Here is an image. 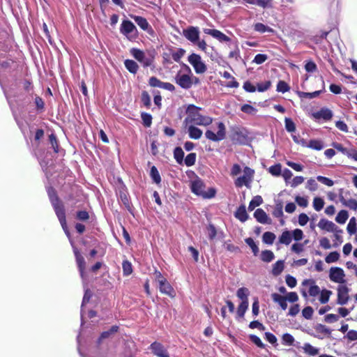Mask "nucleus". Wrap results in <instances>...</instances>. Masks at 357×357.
<instances>
[{
	"mask_svg": "<svg viewBox=\"0 0 357 357\" xmlns=\"http://www.w3.org/2000/svg\"><path fill=\"white\" fill-rule=\"evenodd\" d=\"M202 109L195 105H188L185 109L186 116L183 124H193L197 126H207L212 123L213 119L208 116L201 114Z\"/></svg>",
	"mask_w": 357,
	"mask_h": 357,
	"instance_id": "f257e3e1",
	"label": "nucleus"
},
{
	"mask_svg": "<svg viewBox=\"0 0 357 357\" xmlns=\"http://www.w3.org/2000/svg\"><path fill=\"white\" fill-rule=\"evenodd\" d=\"M48 196L50 197V202L53 206L54 211L56 214V216L61 223V225L66 234V236H69V231L68 229L66 220V213L63 208V205L60 203L59 198L57 197L55 191L52 188H48L47 190Z\"/></svg>",
	"mask_w": 357,
	"mask_h": 357,
	"instance_id": "f03ea898",
	"label": "nucleus"
},
{
	"mask_svg": "<svg viewBox=\"0 0 357 357\" xmlns=\"http://www.w3.org/2000/svg\"><path fill=\"white\" fill-rule=\"evenodd\" d=\"M175 82L182 89H188L193 84L191 69L186 64L183 65V70L178 72L175 76Z\"/></svg>",
	"mask_w": 357,
	"mask_h": 357,
	"instance_id": "7ed1b4c3",
	"label": "nucleus"
},
{
	"mask_svg": "<svg viewBox=\"0 0 357 357\" xmlns=\"http://www.w3.org/2000/svg\"><path fill=\"white\" fill-rule=\"evenodd\" d=\"M120 32L124 35L128 40H133L138 36V31L135 25L130 20H123Z\"/></svg>",
	"mask_w": 357,
	"mask_h": 357,
	"instance_id": "20e7f679",
	"label": "nucleus"
},
{
	"mask_svg": "<svg viewBox=\"0 0 357 357\" xmlns=\"http://www.w3.org/2000/svg\"><path fill=\"white\" fill-rule=\"evenodd\" d=\"M130 52L133 57L140 62L144 67L151 66L153 63L154 56L153 54L147 56L143 51L136 48H132Z\"/></svg>",
	"mask_w": 357,
	"mask_h": 357,
	"instance_id": "39448f33",
	"label": "nucleus"
},
{
	"mask_svg": "<svg viewBox=\"0 0 357 357\" xmlns=\"http://www.w3.org/2000/svg\"><path fill=\"white\" fill-rule=\"evenodd\" d=\"M188 60L194 68L196 73L203 74L206 71L207 67L199 54L192 53L189 55Z\"/></svg>",
	"mask_w": 357,
	"mask_h": 357,
	"instance_id": "423d86ee",
	"label": "nucleus"
},
{
	"mask_svg": "<svg viewBox=\"0 0 357 357\" xmlns=\"http://www.w3.org/2000/svg\"><path fill=\"white\" fill-rule=\"evenodd\" d=\"M218 131L217 133L208 130L205 132L206 137L213 142H219L224 139L226 137V128L222 122L218 123Z\"/></svg>",
	"mask_w": 357,
	"mask_h": 357,
	"instance_id": "0eeeda50",
	"label": "nucleus"
},
{
	"mask_svg": "<svg viewBox=\"0 0 357 357\" xmlns=\"http://www.w3.org/2000/svg\"><path fill=\"white\" fill-rule=\"evenodd\" d=\"M329 279L331 281L344 284L346 282L344 270L340 267H331L329 270Z\"/></svg>",
	"mask_w": 357,
	"mask_h": 357,
	"instance_id": "6e6552de",
	"label": "nucleus"
},
{
	"mask_svg": "<svg viewBox=\"0 0 357 357\" xmlns=\"http://www.w3.org/2000/svg\"><path fill=\"white\" fill-rule=\"evenodd\" d=\"M67 236L68 237V238L70 240V243L73 247V252H74V255L75 257L76 263H77V267H78V269H79V271L80 273V276L82 279H84V269H85V266H86L84 258L82 256V255L80 254L78 249L74 246L73 241L70 239V235L69 234V236Z\"/></svg>",
	"mask_w": 357,
	"mask_h": 357,
	"instance_id": "1a4fd4ad",
	"label": "nucleus"
},
{
	"mask_svg": "<svg viewBox=\"0 0 357 357\" xmlns=\"http://www.w3.org/2000/svg\"><path fill=\"white\" fill-rule=\"evenodd\" d=\"M253 174L254 170L248 167H245L243 169V175L236 179V186L238 188L242 187L243 185L248 186L252 181Z\"/></svg>",
	"mask_w": 357,
	"mask_h": 357,
	"instance_id": "9d476101",
	"label": "nucleus"
},
{
	"mask_svg": "<svg viewBox=\"0 0 357 357\" xmlns=\"http://www.w3.org/2000/svg\"><path fill=\"white\" fill-rule=\"evenodd\" d=\"M349 288L344 284L338 285L337 288V303L340 305H346L349 300Z\"/></svg>",
	"mask_w": 357,
	"mask_h": 357,
	"instance_id": "9b49d317",
	"label": "nucleus"
},
{
	"mask_svg": "<svg viewBox=\"0 0 357 357\" xmlns=\"http://www.w3.org/2000/svg\"><path fill=\"white\" fill-rule=\"evenodd\" d=\"M204 185L202 181L196 180L192 183L191 190H192V192H194L197 195L202 196L203 197H205V198H211V197H213L215 196V191L213 190H210L211 191L210 195H206L204 192Z\"/></svg>",
	"mask_w": 357,
	"mask_h": 357,
	"instance_id": "f8f14e48",
	"label": "nucleus"
},
{
	"mask_svg": "<svg viewBox=\"0 0 357 357\" xmlns=\"http://www.w3.org/2000/svg\"><path fill=\"white\" fill-rule=\"evenodd\" d=\"M183 36L192 44L199 39V29L197 26H189L183 31Z\"/></svg>",
	"mask_w": 357,
	"mask_h": 357,
	"instance_id": "ddd939ff",
	"label": "nucleus"
},
{
	"mask_svg": "<svg viewBox=\"0 0 357 357\" xmlns=\"http://www.w3.org/2000/svg\"><path fill=\"white\" fill-rule=\"evenodd\" d=\"M130 17L135 20V22L137 23V24L144 31H146L149 35L154 36L155 32L152 27L150 26L149 23L146 20V18L131 15Z\"/></svg>",
	"mask_w": 357,
	"mask_h": 357,
	"instance_id": "4468645a",
	"label": "nucleus"
},
{
	"mask_svg": "<svg viewBox=\"0 0 357 357\" xmlns=\"http://www.w3.org/2000/svg\"><path fill=\"white\" fill-rule=\"evenodd\" d=\"M318 227L326 231L329 232H342V230L338 229V227L332 221H329L326 219L322 218L318 223Z\"/></svg>",
	"mask_w": 357,
	"mask_h": 357,
	"instance_id": "2eb2a0df",
	"label": "nucleus"
},
{
	"mask_svg": "<svg viewBox=\"0 0 357 357\" xmlns=\"http://www.w3.org/2000/svg\"><path fill=\"white\" fill-rule=\"evenodd\" d=\"M204 33L208 35L211 36L215 39L218 40L220 42H229L231 40L230 38L226 36L225 33L221 32L217 29H204Z\"/></svg>",
	"mask_w": 357,
	"mask_h": 357,
	"instance_id": "dca6fc26",
	"label": "nucleus"
},
{
	"mask_svg": "<svg viewBox=\"0 0 357 357\" xmlns=\"http://www.w3.org/2000/svg\"><path fill=\"white\" fill-rule=\"evenodd\" d=\"M188 130L189 137L192 139H199L202 137L203 132L193 124H183Z\"/></svg>",
	"mask_w": 357,
	"mask_h": 357,
	"instance_id": "f3484780",
	"label": "nucleus"
},
{
	"mask_svg": "<svg viewBox=\"0 0 357 357\" xmlns=\"http://www.w3.org/2000/svg\"><path fill=\"white\" fill-rule=\"evenodd\" d=\"M152 352L158 357H169L167 350L160 343L154 342L150 346Z\"/></svg>",
	"mask_w": 357,
	"mask_h": 357,
	"instance_id": "a211bd4d",
	"label": "nucleus"
},
{
	"mask_svg": "<svg viewBox=\"0 0 357 357\" xmlns=\"http://www.w3.org/2000/svg\"><path fill=\"white\" fill-rule=\"evenodd\" d=\"M312 116L316 119H324L325 121H329L333 117V112L326 107L321 108L320 110L314 112Z\"/></svg>",
	"mask_w": 357,
	"mask_h": 357,
	"instance_id": "6ab92c4d",
	"label": "nucleus"
},
{
	"mask_svg": "<svg viewBox=\"0 0 357 357\" xmlns=\"http://www.w3.org/2000/svg\"><path fill=\"white\" fill-rule=\"evenodd\" d=\"M254 217L261 224H271V220L261 208H257L254 213Z\"/></svg>",
	"mask_w": 357,
	"mask_h": 357,
	"instance_id": "aec40b11",
	"label": "nucleus"
},
{
	"mask_svg": "<svg viewBox=\"0 0 357 357\" xmlns=\"http://www.w3.org/2000/svg\"><path fill=\"white\" fill-rule=\"evenodd\" d=\"M159 286L160 291L162 294L168 295L169 296H173L174 289L170 285V284L167 282V279L165 280L160 281V282L158 283Z\"/></svg>",
	"mask_w": 357,
	"mask_h": 357,
	"instance_id": "412c9836",
	"label": "nucleus"
},
{
	"mask_svg": "<svg viewBox=\"0 0 357 357\" xmlns=\"http://www.w3.org/2000/svg\"><path fill=\"white\" fill-rule=\"evenodd\" d=\"M302 284L304 286L307 284L310 285L309 289V294L311 296H316L321 291L319 287L315 284V282L313 280H305Z\"/></svg>",
	"mask_w": 357,
	"mask_h": 357,
	"instance_id": "4be33fe9",
	"label": "nucleus"
},
{
	"mask_svg": "<svg viewBox=\"0 0 357 357\" xmlns=\"http://www.w3.org/2000/svg\"><path fill=\"white\" fill-rule=\"evenodd\" d=\"M271 297L274 302L278 303L283 310L287 308V298L277 293H274L271 295Z\"/></svg>",
	"mask_w": 357,
	"mask_h": 357,
	"instance_id": "5701e85b",
	"label": "nucleus"
},
{
	"mask_svg": "<svg viewBox=\"0 0 357 357\" xmlns=\"http://www.w3.org/2000/svg\"><path fill=\"white\" fill-rule=\"evenodd\" d=\"M235 217L240 221L244 222L248 218V215L246 212L245 206L242 205L240 206L235 213Z\"/></svg>",
	"mask_w": 357,
	"mask_h": 357,
	"instance_id": "b1692460",
	"label": "nucleus"
},
{
	"mask_svg": "<svg viewBox=\"0 0 357 357\" xmlns=\"http://www.w3.org/2000/svg\"><path fill=\"white\" fill-rule=\"evenodd\" d=\"M231 140L234 144H241L246 142V137L241 131L236 130L232 134Z\"/></svg>",
	"mask_w": 357,
	"mask_h": 357,
	"instance_id": "393cba45",
	"label": "nucleus"
},
{
	"mask_svg": "<svg viewBox=\"0 0 357 357\" xmlns=\"http://www.w3.org/2000/svg\"><path fill=\"white\" fill-rule=\"evenodd\" d=\"M124 65L126 68L132 74H136L139 69L138 64L135 61L131 59H126L124 61Z\"/></svg>",
	"mask_w": 357,
	"mask_h": 357,
	"instance_id": "a878e982",
	"label": "nucleus"
},
{
	"mask_svg": "<svg viewBox=\"0 0 357 357\" xmlns=\"http://www.w3.org/2000/svg\"><path fill=\"white\" fill-rule=\"evenodd\" d=\"M292 240V234L289 231H284L279 237V243L288 245L291 243Z\"/></svg>",
	"mask_w": 357,
	"mask_h": 357,
	"instance_id": "bb28decb",
	"label": "nucleus"
},
{
	"mask_svg": "<svg viewBox=\"0 0 357 357\" xmlns=\"http://www.w3.org/2000/svg\"><path fill=\"white\" fill-rule=\"evenodd\" d=\"M284 261L278 260L273 265L272 273L274 275H279L284 269Z\"/></svg>",
	"mask_w": 357,
	"mask_h": 357,
	"instance_id": "cd10ccee",
	"label": "nucleus"
},
{
	"mask_svg": "<svg viewBox=\"0 0 357 357\" xmlns=\"http://www.w3.org/2000/svg\"><path fill=\"white\" fill-rule=\"evenodd\" d=\"M249 293L248 289L245 287H241L237 290L236 296L242 301L241 302H244L245 301H248Z\"/></svg>",
	"mask_w": 357,
	"mask_h": 357,
	"instance_id": "c85d7f7f",
	"label": "nucleus"
},
{
	"mask_svg": "<svg viewBox=\"0 0 357 357\" xmlns=\"http://www.w3.org/2000/svg\"><path fill=\"white\" fill-rule=\"evenodd\" d=\"M263 199L260 195L255 196L249 204L248 210L250 211H253L255 208V207L261 205Z\"/></svg>",
	"mask_w": 357,
	"mask_h": 357,
	"instance_id": "c756f323",
	"label": "nucleus"
},
{
	"mask_svg": "<svg viewBox=\"0 0 357 357\" xmlns=\"http://www.w3.org/2000/svg\"><path fill=\"white\" fill-rule=\"evenodd\" d=\"M150 176L152 178L153 181L156 184H159L161 182V177L158 169L153 166L150 170Z\"/></svg>",
	"mask_w": 357,
	"mask_h": 357,
	"instance_id": "7c9ffc66",
	"label": "nucleus"
},
{
	"mask_svg": "<svg viewBox=\"0 0 357 357\" xmlns=\"http://www.w3.org/2000/svg\"><path fill=\"white\" fill-rule=\"evenodd\" d=\"M275 235L271 231H266L262 236V241L264 243L272 245L275 239Z\"/></svg>",
	"mask_w": 357,
	"mask_h": 357,
	"instance_id": "2f4dec72",
	"label": "nucleus"
},
{
	"mask_svg": "<svg viewBox=\"0 0 357 357\" xmlns=\"http://www.w3.org/2000/svg\"><path fill=\"white\" fill-rule=\"evenodd\" d=\"M275 258L274 253L268 250H266L261 252V259L264 262H271Z\"/></svg>",
	"mask_w": 357,
	"mask_h": 357,
	"instance_id": "473e14b6",
	"label": "nucleus"
},
{
	"mask_svg": "<svg viewBox=\"0 0 357 357\" xmlns=\"http://www.w3.org/2000/svg\"><path fill=\"white\" fill-rule=\"evenodd\" d=\"M321 91H316L312 93L303 92V91H298L297 94L301 98H308L312 99L317 98L320 94Z\"/></svg>",
	"mask_w": 357,
	"mask_h": 357,
	"instance_id": "72a5a7b5",
	"label": "nucleus"
},
{
	"mask_svg": "<svg viewBox=\"0 0 357 357\" xmlns=\"http://www.w3.org/2000/svg\"><path fill=\"white\" fill-rule=\"evenodd\" d=\"M349 218L348 212L345 210H341L335 218V221L340 224H344Z\"/></svg>",
	"mask_w": 357,
	"mask_h": 357,
	"instance_id": "f704fd0d",
	"label": "nucleus"
},
{
	"mask_svg": "<svg viewBox=\"0 0 357 357\" xmlns=\"http://www.w3.org/2000/svg\"><path fill=\"white\" fill-rule=\"evenodd\" d=\"M283 204L281 201H278L274 207V209L273 211V216L276 218H281L283 216Z\"/></svg>",
	"mask_w": 357,
	"mask_h": 357,
	"instance_id": "c9c22d12",
	"label": "nucleus"
},
{
	"mask_svg": "<svg viewBox=\"0 0 357 357\" xmlns=\"http://www.w3.org/2000/svg\"><path fill=\"white\" fill-rule=\"evenodd\" d=\"M303 349L306 354H307L310 356H316L317 354H318V353H319V349L314 347L309 343L304 344Z\"/></svg>",
	"mask_w": 357,
	"mask_h": 357,
	"instance_id": "e433bc0d",
	"label": "nucleus"
},
{
	"mask_svg": "<svg viewBox=\"0 0 357 357\" xmlns=\"http://www.w3.org/2000/svg\"><path fill=\"white\" fill-rule=\"evenodd\" d=\"M319 301L321 303L325 304L328 302L332 291L327 289H324L320 291Z\"/></svg>",
	"mask_w": 357,
	"mask_h": 357,
	"instance_id": "4c0bfd02",
	"label": "nucleus"
},
{
	"mask_svg": "<svg viewBox=\"0 0 357 357\" xmlns=\"http://www.w3.org/2000/svg\"><path fill=\"white\" fill-rule=\"evenodd\" d=\"M347 231L349 234H354L357 231V225H356V220L355 218H351L349 220V222L347 225Z\"/></svg>",
	"mask_w": 357,
	"mask_h": 357,
	"instance_id": "58836bf2",
	"label": "nucleus"
},
{
	"mask_svg": "<svg viewBox=\"0 0 357 357\" xmlns=\"http://www.w3.org/2000/svg\"><path fill=\"white\" fill-rule=\"evenodd\" d=\"M340 259V254L337 251H334L328 254L326 258L325 261L327 264H331L336 262Z\"/></svg>",
	"mask_w": 357,
	"mask_h": 357,
	"instance_id": "ea45409f",
	"label": "nucleus"
},
{
	"mask_svg": "<svg viewBox=\"0 0 357 357\" xmlns=\"http://www.w3.org/2000/svg\"><path fill=\"white\" fill-rule=\"evenodd\" d=\"M174 156L178 164H181L183 160L184 152L181 147L175 148L174 151Z\"/></svg>",
	"mask_w": 357,
	"mask_h": 357,
	"instance_id": "a19ab883",
	"label": "nucleus"
},
{
	"mask_svg": "<svg viewBox=\"0 0 357 357\" xmlns=\"http://www.w3.org/2000/svg\"><path fill=\"white\" fill-rule=\"evenodd\" d=\"M254 29L259 33H265V32H272L273 29L265 24L258 22L256 23L254 26Z\"/></svg>",
	"mask_w": 357,
	"mask_h": 357,
	"instance_id": "79ce46f5",
	"label": "nucleus"
},
{
	"mask_svg": "<svg viewBox=\"0 0 357 357\" xmlns=\"http://www.w3.org/2000/svg\"><path fill=\"white\" fill-rule=\"evenodd\" d=\"M313 208L317 211H320L324 206V201L322 198L316 197L313 199Z\"/></svg>",
	"mask_w": 357,
	"mask_h": 357,
	"instance_id": "37998d69",
	"label": "nucleus"
},
{
	"mask_svg": "<svg viewBox=\"0 0 357 357\" xmlns=\"http://www.w3.org/2000/svg\"><path fill=\"white\" fill-rule=\"evenodd\" d=\"M245 242L252 249L254 255H257L259 253V248L252 238H247L245 239Z\"/></svg>",
	"mask_w": 357,
	"mask_h": 357,
	"instance_id": "c03bdc74",
	"label": "nucleus"
},
{
	"mask_svg": "<svg viewBox=\"0 0 357 357\" xmlns=\"http://www.w3.org/2000/svg\"><path fill=\"white\" fill-rule=\"evenodd\" d=\"M308 147L314 150L320 151L324 148V145L321 141L312 139L309 142Z\"/></svg>",
	"mask_w": 357,
	"mask_h": 357,
	"instance_id": "a18cd8bd",
	"label": "nucleus"
},
{
	"mask_svg": "<svg viewBox=\"0 0 357 357\" xmlns=\"http://www.w3.org/2000/svg\"><path fill=\"white\" fill-rule=\"evenodd\" d=\"M248 301L241 302L238 307L237 314L240 317H243L248 307Z\"/></svg>",
	"mask_w": 357,
	"mask_h": 357,
	"instance_id": "49530a36",
	"label": "nucleus"
},
{
	"mask_svg": "<svg viewBox=\"0 0 357 357\" xmlns=\"http://www.w3.org/2000/svg\"><path fill=\"white\" fill-rule=\"evenodd\" d=\"M268 172L275 176H278L281 175L282 173V167L280 164H276L275 165L271 166L268 169Z\"/></svg>",
	"mask_w": 357,
	"mask_h": 357,
	"instance_id": "de8ad7c7",
	"label": "nucleus"
},
{
	"mask_svg": "<svg viewBox=\"0 0 357 357\" xmlns=\"http://www.w3.org/2000/svg\"><path fill=\"white\" fill-rule=\"evenodd\" d=\"M185 51L183 49H178L176 51L171 52L172 58L176 62H178L180 59L183 56Z\"/></svg>",
	"mask_w": 357,
	"mask_h": 357,
	"instance_id": "09e8293b",
	"label": "nucleus"
},
{
	"mask_svg": "<svg viewBox=\"0 0 357 357\" xmlns=\"http://www.w3.org/2000/svg\"><path fill=\"white\" fill-rule=\"evenodd\" d=\"M289 89L290 87L284 81L280 80L278 82L277 84V91L284 93L289 91Z\"/></svg>",
	"mask_w": 357,
	"mask_h": 357,
	"instance_id": "8fccbe9b",
	"label": "nucleus"
},
{
	"mask_svg": "<svg viewBox=\"0 0 357 357\" xmlns=\"http://www.w3.org/2000/svg\"><path fill=\"white\" fill-rule=\"evenodd\" d=\"M122 268L124 275H129L132 272V264L128 261H123Z\"/></svg>",
	"mask_w": 357,
	"mask_h": 357,
	"instance_id": "3c124183",
	"label": "nucleus"
},
{
	"mask_svg": "<svg viewBox=\"0 0 357 357\" xmlns=\"http://www.w3.org/2000/svg\"><path fill=\"white\" fill-rule=\"evenodd\" d=\"M196 161V153H189L185 158V164L188 167H190L195 165Z\"/></svg>",
	"mask_w": 357,
	"mask_h": 357,
	"instance_id": "603ef678",
	"label": "nucleus"
},
{
	"mask_svg": "<svg viewBox=\"0 0 357 357\" xmlns=\"http://www.w3.org/2000/svg\"><path fill=\"white\" fill-rule=\"evenodd\" d=\"M142 119L143 121V124L145 127H150L152 123V116L151 114L148 113H142Z\"/></svg>",
	"mask_w": 357,
	"mask_h": 357,
	"instance_id": "864d4df0",
	"label": "nucleus"
},
{
	"mask_svg": "<svg viewBox=\"0 0 357 357\" xmlns=\"http://www.w3.org/2000/svg\"><path fill=\"white\" fill-rule=\"evenodd\" d=\"M284 123L285 128L288 132H291L296 130L295 123L293 122L291 119H290L289 118H285Z\"/></svg>",
	"mask_w": 357,
	"mask_h": 357,
	"instance_id": "5fc2aeb1",
	"label": "nucleus"
},
{
	"mask_svg": "<svg viewBox=\"0 0 357 357\" xmlns=\"http://www.w3.org/2000/svg\"><path fill=\"white\" fill-rule=\"evenodd\" d=\"M332 146L334 149H335L336 150H337L338 151H340L342 153H343L344 155H346L347 156H348L350 150H348L347 149L344 148L342 146V144H341L340 143H337V142H333L332 144Z\"/></svg>",
	"mask_w": 357,
	"mask_h": 357,
	"instance_id": "6e6d98bb",
	"label": "nucleus"
},
{
	"mask_svg": "<svg viewBox=\"0 0 357 357\" xmlns=\"http://www.w3.org/2000/svg\"><path fill=\"white\" fill-rule=\"evenodd\" d=\"M255 5L263 8H271L272 0H255Z\"/></svg>",
	"mask_w": 357,
	"mask_h": 357,
	"instance_id": "4d7b16f0",
	"label": "nucleus"
},
{
	"mask_svg": "<svg viewBox=\"0 0 357 357\" xmlns=\"http://www.w3.org/2000/svg\"><path fill=\"white\" fill-rule=\"evenodd\" d=\"M313 312H314V310L310 306L305 307L302 310V314H303V317L305 318L306 319H310L312 317Z\"/></svg>",
	"mask_w": 357,
	"mask_h": 357,
	"instance_id": "13d9d810",
	"label": "nucleus"
},
{
	"mask_svg": "<svg viewBox=\"0 0 357 357\" xmlns=\"http://www.w3.org/2000/svg\"><path fill=\"white\" fill-rule=\"evenodd\" d=\"M315 330L316 331L325 335H330L331 333V331L328 327L321 324H317L315 326Z\"/></svg>",
	"mask_w": 357,
	"mask_h": 357,
	"instance_id": "bf43d9fd",
	"label": "nucleus"
},
{
	"mask_svg": "<svg viewBox=\"0 0 357 357\" xmlns=\"http://www.w3.org/2000/svg\"><path fill=\"white\" fill-rule=\"evenodd\" d=\"M295 201L298 204V206L305 208L308 205V200L305 197L296 196L295 197Z\"/></svg>",
	"mask_w": 357,
	"mask_h": 357,
	"instance_id": "052dcab7",
	"label": "nucleus"
},
{
	"mask_svg": "<svg viewBox=\"0 0 357 357\" xmlns=\"http://www.w3.org/2000/svg\"><path fill=\"white\" fill-rule=\"evenodd\" d=\"M162 82L155 77L149 78V84L152 87H158L161 89Z\"/></svg>",
	"mask_w": 357,
	"mask_h": 357,
	"instance_id": "680f3d73",
	"label": "nucleus"
},
{
	"mask_svg": "<svg viewBox=\"0 0 357 357\" xmlns=\"http://www.w3.org/2000/svg\"><path fill=\"white\" fill-rule=\"evenodd\" d=\"M282 342L284 344L291 346L294 342V338L291 334L285 333L282 335Z\"/></svg>",
	"mask_w": 357,
	"mask_h": 357,
	"instance_id": "e2e57ef3",
	"label": "nucleus"
},
{
	"mask_svg": "<svg viewBox=\"0 0 357 357\" xmlns=\"http://www.w3.org/2000/svg\"><path fill=\"white\" fill-rule=\"evenodd\" d=\"M317 179L318 181L329 187L333 185L334 184V182L331 179L323 176H318Z\"/></svg>",
	"mask_w": 357,
	"mask_h": 357,
	"instance_id": "0e129e2a",
	"label": "nucleus"
},
{
	"mask_svg": "<svg viewBox=\"0 0 357 357\" xmlns=\"http://www.w3.org/2000/svg\"><path fill=\"white\" fill-rule=\"evenodd\" d=\"M306 188L310 191H315L318 188V184L313 178H310L306 183Z\"/></svg>",
	"mask_w": 357,
	"mask_h": 357,
	"instance_id": "69168bd1",
	"label": "nucleus"
},
{
	"mask_svg": "<svg viewBox=\"0 0 357 357\" xmlns=\"http://www.w3.org/2000/svg\"><path fill=\"white\" fill-rule=\"evenodd\" d=\"M291 234H292V238L296 241H301L303 239V232L301 229H294L292 232H291Z\"/></svg>",
	"mask_w": 357,
	"mask_h": 357,
	"instance_id": "338daca9",
	"label": "nucleus"
},
{
	"mask_svg": "<svg viewBox=\"0 0 357 357\" xmlns=\"http://www.w3.org/2000/svg\"><path fill=\"white\" fill-rule=\"evenodd\" d=\"M344 206L356 211L357 209V201L354 199H347Z\"/></svg>",
	"mask_w": 357,
	"mask_h": 357,
	"instance_id": "774afa93",
	"label": "nucleus"
}]
</instances>
